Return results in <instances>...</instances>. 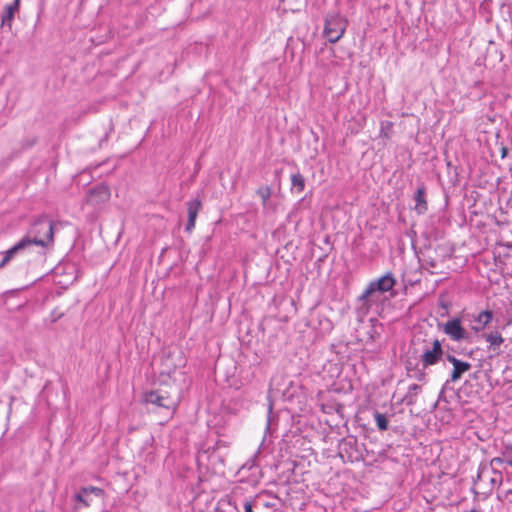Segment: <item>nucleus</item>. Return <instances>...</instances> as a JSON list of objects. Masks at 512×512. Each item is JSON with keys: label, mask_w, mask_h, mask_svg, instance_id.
Returning a JSON list of instances; mask_svg holds the SVG:
<instances>
[{"label": "nucleus", "mask_w": 512, "mask_h": 512, "mask_svg": "<svg viewBox=\"0 0 512 512\" xmlns=\"http://www.w3.org/2000/svg\"><path fill=\"white\" fill-rule=\"evenodd\" d=\"M420 356L421 365L424 368L436 365L443 357L442 342L438 338L414 337L411 340L410 351Z\"/></svg>", "instance_id": "obj_3"}, {"label": "nucleus", "mask_w": 512, "mask_h": 512, "mask_svg": "<svg viewBox=\"0 0 512 512\" xmlns=\"http://www.w3.org/2000/svg\"><path fill=\"white\" fill-rule=\"evenodd\" d=\"M393 123L390 121H385L381 123V129H380V136H383L385 138L390 137V132L392 130Z\"/></svg>", "instance_id": "obj_27"}, {"label": "nucleus", "mask_w": 512, "mask_h": 512, "mask_svg": "<svg viewBox=\"0 0 512 512\" xmlns=\"http://www.w3.org/2000/svg\"><path fill=\"white\" fill-rule=\"evenodd\" d=\"M61 222H53L47 216L43 215L33 221L27 235L23 240H28L29 248L32 245L41 246L43 248L51 247L54 243V232L57 226H61Z\"/></svg>", "instance_id": "obj_2"}, {"label": "nucleus", "mask_w": 512, "mask_h": 512, "mask_svg": "<svg viewBox=\"0 0 512 512\" xmlns=\"http://www.w3.org/2000/svg\"><path fill=\"white\" fill-rule=\"evenodd\" d=\"M81 491L86 494H93L96 497L104 498L105 497V491L102 488L95 487V486H87V487H81Z\"/></svg>", "instance_id": "obj_24"}, {"label": "nucleus", "mask_w": 512, "mask_h": 512, "mask_svg": "<svg viewBox=\"0 0 512 512\" xmlns=\"http://www.w3.org/2000/svg\"><path fill=\"white\" fill-rule=\"evenodd\" d=\"M498 466H491V462L481 463L478 468L476 481L485 482L489 481L491 483V487L498 485L502 481V473L497 471L496 468Z\"/></svg>", "instance_id": "obj_8"}, {"label": "nucleus", "mask_w": 512, "mask_h": 512, "mask_svg": "<svg viewBox=\"0 0 512 512\" xmlns=\"http://www.w3.org/2000/svg\"><path fill=\"white\" fill-rule=\"evenodd\" d=\"M414 201V209L419 215L424 214L428 210V204L426 200V187L423 183L418 186L414 195Z\"/></svg>", "instance_id": "obj_14"}, {"label": "nucleus", "mask_w": 512, "mask_h": 512, "mask_svg": "<svg viewBox=\"0 0 512 512\" xmlns=\"http://www.w3.org/2000/svg\"><path fill=\"white\" fill-rule=\"evenodd\" d=\"M73 499L74 501L81 503L84 507H89L91 505V500L88 498V494L83 493L81 489L73 496Z\"/></svg>", "instance_id": "obj_25"}, {"label": "nucleus", "mask_w": 512, "mask_h": 512, "mask_svg": "<svg viewBox=\"0 0 512 512\" xmlns=\"http://www.w3.org/2000/svg\"><path fill=\"white\" fill-rule=\"evenodd\" d=\"M507 464L512 467V445H505L502 447L500 456L491 459V466H499Z\"/></svg>", "instance_id": "obj_15"}, {"label": "nucleus", "mask_w": 512, "mask_h": 512, "mask_svg": "<svg viewBox=\"0 0 512 512\" xmlns=\"http://www.w3.org/2000/svg\"><path fill=\"white\" fill-rule=\"evenodd\" d=\"M257 195L261 198L262 204L265 207L268 203V200L270 199L272 195V189L270 186H261L256 191Z\"/></svg>", "instance_id": "obj_22"}, {"label": "nucleus", "mask_w": 512, "mask_h": 512, "mask_svg": "<svg viewBox=\"0 0 512 512\" xmlns=\"http://www.w3.org/2000/svg\"><path fill=\"white\" fill-rule=\"evenodd\" d=\"M186 205H187L188 220H187V224L185 227V231L188 233H191L192 230L195 228L198 213L202 208V202L200 199L196 198V199L188 201Z\"/></svg>", "instance_id": "obj_12"}, {"label": "nucleus", "mask_w": 512, "mask_h": 512, "mask_svg": "<svg viewBox=\"0 0 512 512\" xmlns=\"http://www.w3.org/2000/svg\"><path fill=\"white\" fill-rule=\"evenodd\" d=\"M374 418H375V421H376L377 428L380 431H386L388 429L389 421H388V418H387V416L385 414H382V413H379V412H375Z\"/></svg>", "instance_id": "obj_23"}, {"label": "nucleus", "mask_w": 512, "mask_h": 512, "mask_svg": "<svg viewBox=\"0 0 512 512\" xmlns=\"http://www.w3.org/2000/svg\"><path fill=\"white\" fill-rule=\"evenodd\" d=\"M20 7V0H14L12 4H9L5 7L4 12L1 16V27L8 28L11 30L12 21L14 19V14L18 12Z\"/></svg>", "instance_id": "obj_13"}, {"label": "nucleus", "mask_w": 512, "mask_h": 512, "mask_svg": "<svg viewBox=\"0 0 512 512\" xmlns=\"http://www.w3.org/2000/svg\"><path fill=\"white\" fill-rule=\"evenodd\" d=\"M252 500L256 512H274L276 510L277 497L269 492H261Z\"/></svg>", "instance_id": "obj_9"}, {"label": "nucleus", "mask_w": 512, "mask_h": 512, "mask_svg": "<svg viewBox=\"0 0 512 512\" xmlns=\"http://www.w3.org/2000/svg\"><path fill=\"white\" fill-rule=\"evenodd\" d=\"M40 512H44V511H40Z\"/></svg>", "instance_id": "obj_34"}, {"label": "nucleus", "mask_w": 512, "mask_h": 512, "mask_svg": "<svg viewBox=\"0 0 512 512\" xmlns=\"http://www.w3.org/2000/svg\"><path fill=\"white\" fill-rule=\"evenodd\" d=\"M291 190H295L296 193H301L305 188V178L300 172H296L291 175Z\"/></svg>", "instance_id": "obj_21"}, {"label": "nucleus", "mask_w": 512, "mask_h": 512, "mask_svg": "<svg viewBox=\"0 0 512 512\" xmlns=\"http://www.w3.org/2000/svg\"><path fill=\"white\" fill-rule=\"evenodd\" d=\"M492 318H493L492 311H490V310L481 311L478 314V316L475 318V322L478 325L475 326L474 329L476 331H480V330L484 329L492 321Z\"/></svg>", "instance_id": "obj_20"}, {"label": "nucleus", "mask_w": 512, "mask_h": 512, "mask_svg": "<svg viewBox=\"0 0 512 512\" xmlns=\"http://www.w3.org/2000/svg\"><path fill=\"white\" fill-rule=\"evenodd\" d=\"M144 402L165 408L171 412H174L177 407L176 400L166 394H163L161 391L146 392L144 394Z\"/></svg>", "instance_id": "obj_7"}, {"label": "nucleus", "mask_w": 512, "mask_h": 512, "mask_svg": "<svg viewBox=\"0 0 512 512\" xmlns=\"http://www.w3.org/2000/svg\"><path fill=\"white\" fill-rule=\"evenodd\" d=\"M173 355L172 352H169L168 355H167V358L165 359L166 362H168L169 358Z\"/></svg>", "instance_id": "obj_32"}, {"label": "nucleus", "mask_w": 512, "mask_h": 512, "mask_svg": "<svg viewBox=\"0 0 512 512\" xmlns=\"http://www.w3.org/2000/svg\"><path fill=\"white\" fill-rule=\"evenodd\" d=\"M229 445L223 440H218L212 448H208V460L213 466L217 464L224 466L226 456L228 454Z\"/></svg>", "instance_id": "obj_10"}, {"label": "nucleus", "mask_w": 512, "mask_h": 512, "mask_svg": "<svg viewBox=\"0 0 512 512\" xmlns=\"http://www.w3.org/2000/svg\"><path fill=\"white\" fill-rule=\"evenodd\" d=\"M29 248L28 240L21 239L15 245H13L10 249L3 252L5 259L12 260L18 253L25 251Z\"/></svg>", "instance_id": "obj_18"}, {"label": "nucleus", "mask_w": 512, "mask_h": 512, "mask_svg": "<svg viewBox=\"0 0 512 512\" xmlns=\"http://www.w3.org/2000/svg\"><path fill=\"white\" fill-rule=\"evenodd\" d=\"M396 279L392 272H388L379 279L371 281L363 293L358 296L355 307L356 314L359 318L368 315L372 305L377 302V293H385L393 289Z\"/></svg>", "instance_id": "obj_1"}, {"label": "nucleus", "mask_w": 512, "mask_h": 512, "mask_svg": "<svg viewBox=\"0 0 512 512\" xmlns=\"http://www.w3.org/2000/svg\"><path fill=\"white\" fill-rule=\"evenodd\" d=\"M449 383H450L449 380H447L444 383V385H443V387H442V389H441V391H440V393L438 395L437 403H441V402L448 403L447 397L445 395V390L448 387Z\"/></svg>", "instance_id": "obj_28"}, {"label": "nucleus", "mask_w": 512, "mask_h": 512, "mask_svg": "<svg viewBox=\"0 0 512 512\" xmlns=\"http://www.w3.org/2000/svg\"><path fill=\"white\" fill-rule=\"evenodd\" d=\"M422 387L418 384H411L408 387V390L404 397L402 398V403L406 406H413L417 402V397L421 393Z\"/></svg>", "instance_id": "obj_17"}, {"label": "nucleus", "mask_w": 512, "mask_h": 512, "mask_svg": "<svg viewBox=\"0 0 512 512\" xmlns=\"http://www.w3.org/2000/svg\"><path fill=\"white\" fill-rule=\"evenodd\" d=\"M404 367L408 377L413 378L419 382H425L427 374L426 368L421 365L420 357L412 353V350L408 351L407 356L404 359Z\"/></svg>", "instance_id": "obj_5"}, {"label": "nucleus", "mask_w": 512, "mask_h": 512, "mask_svg": "<svg viewBox=\"0 0 512 512\" xmlns=\"http://www.w3.org/2000/svg\"><path fill=\"white\" fill-rule=\"evenodd\" d=\"M446 359L447 361H449L452 365H453V368L457 365V363H459L460 359L456 358L454 355L452 354H447L446 355Z\"/></svg>", "instance_id": "obj_30"}, {"label": "nucleus", "mask_w": 512, "mask_h": 512, "mask_svg": "<svg viewBox=\"0 0 512 512\" xmlns=\"http://www.w3.org/2000/svg\"><path fill=\"white\" fill-rule=\"evenodd\" d=\"M471 369V364L460 360L459 363L453 368L449 382L458 381L464 373Z\"/></svg>", "instance_id": "obj_19"}, {"label": "nucleus", "mask_w": 512, "mask_h": 512, "mask_svg": "<svg viewBox=\"0 0 512 512\" xmlns=\"http://www.w3.org/2000/svg\"><path fill=\"white\" fill-rule=\"evenodd\" d=\"M244 511L245 512H256L255 509H254V503H253V500H249V501H246L244 503Z\"/></svg>", "instance_id": "obj_29"}, {"label": "nucleus", "mask_w": 512, "mask_h": 512, "mask_svg": "<svg viewBox=\"0 0 512 512\" xmlns=\"http://www.w3.org/2000/svg\"><path fill=\"white\" fill-rule=\"evenodd\" d=\"M184 365H185V359H184L183 353L181 351H179L177 354V361L175 363H173L172 366L167 365L166 372L168 374H171L172 372L175 371L176 368L184 366Z\"/></svg>", "instance_id": "obj_26"}, {"label": "nucleus", "mask_w": 512, "mask_h": 512, "mask_svg": "<svg viewBox=\"0 0 512 512\" xmlns=\"http://www.w3.org/2000/svg\"><path fill=\"white\" fill-rule=\"evenodd\" d=\"M346 27L347 22L343 17L338 14H331L325 19L323 33L330 43H336L344 35Z\"/></svg>", "instance_id": "obj_4"}, {"label": "nucleus", "mask_w": 512, "mask_h": 512, "mask_svg": "<svg viewBox=\"0 0 512 512\" xmlns=\"http://www.w3.org/2000/svg\"><path fill=\"white\" fill-rule=\"evenodd\" d=\"M442 331L453 341H465L470 337L469 332L462 326V321L458 317L449 319L442 326Z\"/></svg>", "instance_id": "obj_6"}, {"label": "nucleus", "mask_w": 512, "mask_h": 512, "mask_svg": "<svg viewBox=\"0 0 512 512\" xmlns=\"http://www.w3.org/2000/svg\"><path fill=\"white\" fill-rule=\"evenodd\" d=\"M511 353H512V349H511V352L508 354V357L511 356ZM510 368H512V364L510 365Z\"/></svg>", "instance_id": "obj_33"}, {"label": "nucleus", "mask_w": 512, "mask_h": 512, "mask_svg": "<svg viewBox=\"0 0 512 512\" xmlns=\"http://www.w3.org/2000/svg\"><path fill=\"white\" fill-rule=\"evenodd\" d=\"M110 197V190L105 185L93 187L89 190L86 197V203L91 206L100 205L108 201Z\"/></svg>", "instance_id": "obj_11"}, {"label": "nucleus", "mask_w": 512, "mask_h": 512, "mask_svg": "<svg viewBox=\"0 0 512 512\" xmlns=\"http://www.w3.org/2000/svg\"><path fill=\"white\" fill-rule=\"evenodd\" d=\"M9 262L10 260L5 259L3 252H0V269H3Z\"/></svg>", "instance_id": "obj_31"}, {"label": "nucleus", "mask_w": 512, "mask_h": 512, "mask_svg": "<svg viewBox=\"0 0 512 512\" xmlns=\"http://www.w3.org/2000/svg\"><path fill=\"white\" fill-rule=\"evenodd\" d=\"M485 341L489 344L488 349L492 350L495 355L499 354L500 346L504 342V338L498 331H493L484 336Z\"/></svg>", "instance_id": "obj_16"}]
</instances>
